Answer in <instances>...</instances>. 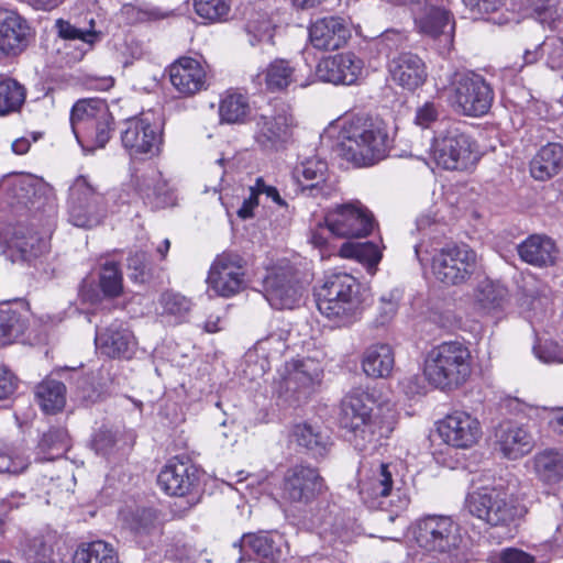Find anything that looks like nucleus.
<instances>
[{
	"label": "nucleus",
	"mask_w": 563,
	"mask_h": 563,
	"mask_svg": "<svg viewBox=\"0 0 563 563\" xmlns=\"http://www.w3.org/2000/svg\"><path fill=\"white\" fill-rule=\"evenodd\" d=\"M388 146L389 137L384 122L356 117L341 123L335 151L353 165L366 167L383 159Z\"/></svg>",
	"instance_id": "f257e3e1"
},
{
	"label": "nucleus",
	"mask_w": 563,
	"mask_h": 563,
	"mask_svg": "<svg viewBox=\"0 0 563 563\" xmlns=\"http://www.w3.org/2000/svg\"><path fill=\"white\" fill-rule=\"evenodd\" d=\"M317 307L322 316L338 327L355 322L362 313L361 285L346 273L329 275L318 289Z\"/></svg>",
	"instance_id": "f03ea898"
},
{
	"label": "nucleus",
	"mask_w": 563,
	"mask_h": 563,
	"mask_svg": "<svg viewBox=\"0 0 563 563\" xmlns=\"http://www.w3.org/2000/svg\"><path fill=\"white\" fill-rule=\"evenodd\" d=\"M471 354L460 342H444L433 347L424 360V378L437 388L452 389L471 375Z\"/></svg>",
	"instance_id": "7ed1b4c3"
},
{
	"label": "nucleus",
	"mask_w": 563,
	"mask_h": 563,
	"mask_svg": "<svg viewBox=\"0 0 563 563\" xmlns=\"http://www.w3.org/2000/svg\"><path fill=\"white\" fill-rule=\"evenodd\" d=\"M429 157L439 168L463 172L477 163L479 152L476 142L470 135L442 121L430 141Z\"/></svg>",
	"instance_id": "20e7f679"
},
{
	"label": "nucleus",
	"mask_w": 563,
	"mask_h": 563,
	"mask_svg": "<svg viewBox=\"0 0 563 563\" xmlns=\"http://www.w3.org/2000/svg\"><path fill=\"white\" fill-rule=\"evenodd\" d=\"M435 89L448 91L449 100L454 109L467 117L486 114L494 101V90L485 78L473 71H455L442 87Z\"/></svg>",
	"instance_id": "39448f33"
},
{
	"label": "nucleus",
	"mask_w": 563,
	"mask_h": 563,
	"mask_svg": "<svg viewBox=\"0 0 563 563\" xmlns=\"http://www.w3.org/2000/svg\"><path fill=\"white\" fill-rule=\"evenodd\" d=\"M70 124L85 151L104 147L111 136L112 115L100 99L77 101L70 113Z\"/></svg>",
	"instance_id": "423d86ee"
},
{
	"label": "nucleus",
	"mask_w": 563,
	"mask_h": 563,
	"mask_svg": "<svg viewBox=\"0 0 563 563\" xmlns=\"http://www.w3.org/2000/svg\"><path fill=\"white\" fill-rule=\"evenodd\" d=\"M468 512L492 527H508L527 512L526 507L501 488L481 489L465 500Z\"/></svg>",
	"instance_id": "0eeeda50"
},
{
	"label": "nucleus",
	"mask_w": 563,
	"mask_h": 563,
	"mask_svg": "<svg viewBox=\"0 0 563 563\" xmlns=\"http://www.w3.org/2000/svg\"><path fill=\"white\" fill-rule=\"evenodd\" d=\"M478 268L476 252L465 243L439 250L431 261V271L442 284L459 286L467 283Z\"/></svg>",
	"instance_id": "6e6552de"
},
{
	"label": "nucleus",
	"mask_w": 563,
	"mask_h": 563,
	"mask_svg": "<svg viewBox=\"0 0 563 563\" xmlns=\"http://www.w3.org/2000/svg\"><path fill=\"white\" fill-rule=\"evenodd\" d=\"M374 397L362 388L353 389L342 401L340 423L351 433L350 441L355 448L363 449L374 435L372 417Z\"/></svg>",
	"instance_id": "1a4fd4ad"
},
{
	"label": "nucleus",
	"mask_w": 563,
	"mask_h": 563,
	"mask_svg": "<svg viewBox=\"0 0 563 563\" xmlns=\"http://www.w3.org/2000/svg\"><path fill=\"white\" fill-rule=\"evenodd\" d=\"M424 553L442 555L444 561L466 560L460 526L450 516H424Z\"/></svg>",
	"instance_id": "9d476101"
},
{
	"label": "nucleus",
	"mask_w": 563,
	"mask_h": 563,
	"mask_svg": "<svg viewBox=\"0 0 563 563\" xmlns=\"http://www.w3.org/2000/svg\"><path fill=\"white\" fill-rule=\"evenodd\" d=\"M107 213L106 199L86 176L77 177L69 188L68 221L90 229L101 223Z\"/></svg>",
	"instance_id": "9b49d317"
},
{
	"label": "nucleus",
	"mask_w": 563,
	"mask_h": 563,
	"mask_svg": "<svg viewBox=\"0 0 563 563\" xmlns=\"http://www.w3.org/2000/svg\"><path fill=\"white\" fill-rule=\"evenodd\" d=\"M292 115L284 103H276L261 110L254 118V141L265 151L280 148L289 139Z\"/></svg>",
	"instance_id": "f8f14e48"
},
{
	"label": "nucleus",
	"mask_w": 563,
	"mask_h": 563,
	"mask_svg": "<svg viewBox=\"0 0 563 563\" xmlns=\"http://www.w3.org/2000/svg\"><path fill=\"white\" fill-rule=\"evenodd\" d=\"M123 146L131 155H157L163 144V128L152 112L130 118L121 131Z\"/></svg>",
	"instance_id": "ddd939ff"
},
{
	"label": "nucleus",
	"mask_w": 563,
	"mask_h": 563,
	"mask_svg": "<svg viewBox=\"0 0 563 563\" xmlns=\"http://www.w3.org/2000/svg\"><path fill=\"white\" fill-rule=\"evenodd\" d=\"M444 0H424V46L445 56L453 48L455 22Z\"/></svg>",
	"instance_id": "4468645a"
},
{
	"label": "nucleus",
	"mask_w": 563,
	"mask_h": 563,
	"mask_svg": "<svg viewBox=\"0 0 563 563\" xmlns=\"http://www.w3.org/2000/svg\"><path fill=\"white\" fill-rule=\"evenodd\" d=\"M322 368L311 358L292 360L285 364L282 373V388L287 399L295 404L306 401L320 384Z\"/></svg>",
	"instance_id": "2eb2a0df"
},
{
	"label": "nucleus",
	"mask_w": 563,
	"mask_h": 563,
	"mask_svg": "<svg viewBox=\"0 0 563 563\" xmlns=\"http://www.w3.org/2000/svg\"><path fill=\"white\" fill-rule=\"evenodd\" d=\"M332 235L338 238H364L374 228L373 214L361 202H349L335 207L325 216Z\"/></svg>",
	"instance_id": "dca6fc26"
},
{
	"label": "nucleus",
	"mask_w": 563,
	"mask_h": 563,
	"mask_svg": "<svg viewBox=\"0 0 563 563\" xmlns=\"http://www.w3.org/2000/svg\"><path fill=\"white\" fill-rule=\"evenodd\" d=\"M264 296L274 309H294L299 303L302 287L289 264L268 271L264 278Z\"/></svg>",
	"instance_id": "f3484780"
},
{
	"label": "nucleus",
	"mask_w": 563,
	"mask_h": 563,
	"mask_svg": "<svg viewBox=\"0 0 563 563\" xmlns=\"http://www.w3.org/2000/svg\"><path fill=\"white\" fill-rule=\"evenodd\" d=\"M441 439L456 449H468L482 437L481 422L463 410H454L437 422Z\"/></svg>",
	"instance_id": "a211bd4d"
},
{
	"label": "nucleus",
	"mask_w": 563,
	"mask_h": 563,
	"mask_svg": "<svg viewBox=\"0 0 563 563\" xmlns=\"http://www.w3.org/2000/svg\"><path fill=\"white\" fill-rule=\"evenodd\" d=\"M207 283L218 296L231 297L244 285L242 258L236 254L223 253L213 261Z\"/></svg>",
	"instance_id": "6ab92c4d"
},
{
	"label": "nucleus",
	"mask_w": 563,
	"mask_h": 563,
	"mask_svg": "<svg viewBox=\"0 0 563 563\" xmlns=\"http://www.w3.org/2000/svg\"><path fill=\"white\" fill-rule=\"evenodd\" d=\"M284 540L278 533L260 532L246 533L240 541L234 542L231 552L238 555L235 563H241L247 554L258 563H278L283 556Z\"/></svg>",
	"instance_id": "aec40b11"
},
{
	"label": "nucleus",
	"mask_w": 563,
	"mask_h": 563,
	"mask_svg": "<svg viewBox=\"0 0 563 563\" xmlns=\"http://www.w3.org/2000/svg\"><path fill=\"white\" fill-rule=\"evenodd\" d=\"M55 29L60 38L80 43L74 56L75 60H80L103 37L99 21L92 13L75 21L58 19L55 22Z\"/></svg>",
	"instance_id": "412c9836"
},
{
	"label": "nucleus",
	"mask_w": 563,
	"mask_h": 563,
	"mask_svg": "<svg viewBox=\"0 0 563 563\" xmlns=\"http://www.w3.org/2000/svg\"><path fill=\"white\" fill-rule=\"evenodd\" d=\"M294 176L308 197L328 199L338 191L334 181L328 178L327 162L320 157L313 156L302 161L295 168Z\"/></svg>",
	"instance_id": "4be33fe9"
},
{
	"label": "nucleus",
	"mask_w": 563,
	"mask_h": 563,
	"mask_svg": "<svg viewBox=\"0 0 563 563\" xmlns=\"http://www.w3.org/2000/svg\"><path fill=\"white\" fill-rule=\"evenodd\" d=\"M363 60L352 52L335 54L321 59L316 69L320 80L334 85H353L362 76Z\"/></svg>",
	"instance_id": "5701e85b"
},
{
	"label": "nucleus",
	"mask_w": 563,
	"mask_h": 563,
	"mask_svg": "<svg viewBox=\"0 0 563 563\" xmlns=\"http://www.w3.org/2000/svg\"><path fill=\"white\" fill-rule=\"evenodd\" d=\"M32 38L29 21L15 10L0 8V54L18 55Z\"/></svg>",
	"instance_id": "b1692460"
},
{
	"label": "nucleus",
	"mask_w": 563,
	"mask_h": 563,
	"mask_svg": "<svg viewBox=\"0 0 563 563\" xmlns=\"http://www.w3.org/2000/svg\"><path fill=\"white\" fill-rule=\"evenodd\" d=\"M323 488V479L311 466L296 465L284 477L283 494L291 503L311 501Z\"/></svg>",
	"instance_id": "393cba45"
},
{
	"label": "nucleus",
	"mask_w": 563,
	"mask_h": 563,
	"mask_svg": "<svg viewBox=\"0 0 563 563\" xmlns=\"http://www.w3.org/2000/svg\"><path fill=\"white\" fill-rule=\"evenodd\" d=\"M157 483L166 494L181 497L196 488L198 475L194 465L173 459L159 472Z\"/></svg>",
	"instance_id": "a878e982"
},
{
	"label": "nucleus",
	"mask_w": 563,
	"mask_h": 563,
	"mask_svg": "<svg viewBox=\"0 0 563 563\" xmlns=\"http://www.w3.org/2000/svg\"><path fill=\"white\" fill-rule=\"evenodd\" d=\"M495 444L506 457L516 460L532 450L533 438L525 426L507 420L497 426Z\"/></svg>",
	"instance_id": "bb28decb"
},
{
	"label": "nucleus",
	"mask_w": 563,
	"mask_h": 563,
	"mask_svg": "<svg viewBox=\"0 0 563 563\" xmlns=\"http://www.w3.org/2000/svg\"><path fill=\"white\" fill-rule=\"evenodd\" d=\"M169 79L179 95L189 97L206 88V70L191 57H180L169 68Z\"/></svg>",
	"instance_id": "cd10ccee"
},
{
	"label": "nucleus",
	"mask_w": 563,
	"mask_h": 563,
	"mask_svg": "<svg viewBox=\"0 0 563 563\" xmlns=\"http://www.w3.org/2000/svg\"><path fill=\"white\" fill-rule=\"evenodd\" d=\"M345 21L339 16L317 20L309 29L311 45L321 51H334L342 47L350 38Z\"/></svg>",
	"instance_id": "c85d7f7f"
},
{
	"label": "nucleus",
	"mask_w": 563,
	"mask_h": 563,
	"mask_svg": "<svg viewBox=\"0 0 563 563\" xmlns=\"http://www.w3.org/2000/svg\"><path fill=\"white\" fill-rule=\"evenodd\" d=\"M396 474L397 467L391 463H382L375 470H372L371 476L360 481L362 500L368 507H379L383 504L379 499L391 494Z\"/></svg>",
	"instance_id": "c756f323"
},
{
	"label": "nucleus",
	"mask_w": 563,
	"mask_h": 563,
	"mask_svg": "<svg viewBox=\"0 0 563 563\" xmlns=\"http://www.w3.org/2000/svg\"><path fill=\"white\" fill-rule=\"evenodd\" d=\"M96 344L102 354L112 358H131L136 350L132 331L119 322H113L104 331L97 333Z\"/></svg>",
	"instance_id": "7c9ffc66"
},
{
	"label": "nucleus",
	"mask_w": 563,
	"mask_h": 563,
	"mask_svg": "<svg viewBox=\"0 0 563 563\" xmlns=\"http://www.w3.org/2000/svg\"><path fill=\"white\" fill-rule=\"evenodd\" d=\"M391 79L402 88L413 91L422 82V59L411 52L400 53L388 65Z\"/></svg>",
	"instance_id": "2f4dec72"
},
{
	"label": "nucleus",
	"mask_w": 563,
	"mask_h": 563,
	"mask_svg": "<svg viewBox=\"0 0 563 563\" xmlns=\"http://www.w3.org/2000/svg\"><path fill=\"white\" fill-rule=\"evenodd\" d=\"M8 246L12 252H16L21 260L31 261L47 251L48 241L32 228L19 224L13 229Z\"/></svg>",
	"instance_id": "473e14b6"
},
{
	"label": "nucleus",
	"mask_w": 563,
	"mask_h": 563,
	"mask_svg": "<svg viewBox=\"0 0 563 563\" xmlns=\"http://www.w3.org/2000/svg\"><path fill=\"white\" fill-rule=\"evenodd\" d=\"M517 250L523 262L537 267L553 265L558 255L555 243L550 238L539 234L527 238Z\"/></svg>",
	"instance_id": "72a5a7b5"
},
{
	"label": "nucleus",
	"mask_w": 563,
	"mask_h": 563,
	"mask_svg": "<svg viewBox=\"0 0 563 563\" xmlns=\"http://www.w3.org/2000/svg\"><path fill=\"white\" fill-rule=\"evenodd\" d=\"M509 303L508 289L492 280L481 282L474 291L475 308L485 314H498Z\"/></svg>",
	"instance_id": "f704fd0d"
},
{
	"label": "nucleus",
	"mask_w": 563,
	"mask_h": 563,
	"mask_svg": "<svg viewBox=\"0 0 563 563\" xmlns=\"http://www.w3.org/2000/svg\"><path fill=\"white\" fill-rule=\"evenodd\" d=\"M563 167V146L548 143L542 146L530 163L531 176L537 180H548Z\"/></svg>",
	"instance_id": "c9c22d12"
},
{
	"label": "nucleus",
	"mask_w": 563,
	"mask_h": 563,
	"mask_svg": "<svg viewBox=\"0 0 563 563\" xmlns=\"http://www.w3.org/2000/svg\"><path fill=\"white\" fill-rule=\"evenodd\" d=\"M395 365V355L388 344L369 346L363 356L362 367L365 374L374 378L388 377Z\"/></svg>",
	"instance_id": "e433bc0d"
},
{
	"label": "nucleus",
	"mask_w": 563,
	"mask_h": 563,
	"mask_svg": "<svg viewBox=\"0 0 563 563\" xmlns=\"http://www.w3.org/2000/svg\"><path fill=\"white\" fill-rule=\"evenodd\" d=\"M537 477L545 484H556L563 479V453L547 449L533 456Z\"/></svg>",
	"instance_id": "4c0bfd02"
},
{
	"label": "nucleus",
	"mask_w": 563,
	"mask_h": 563,
	"mask_svg": "<svg viewBox=\"0 0 563 563\" xmlns=\"http://www.w3.org/2000/svg\"><path fill=\"white\" fill-rule=\"evenodd\" d=\"M295 68L283 58L273 60L266 69L258 73L255 80L258 85L265 84L271 91L283 90L295 80Z\"/></svg>",
	"instance_id": "58836bf2"
},
{
	"label": "nucleus",
	"mask_w": 563,
	"mask_h": 563,
	"mask_svg": "<svg viewBox=\"0 0 563 563\" xmlns=\"http://www.w3.org/2000/svg\"><path fill=\"white\" fill-rule=\"evenodd\" d=\"M295 441L316 456H323L331 445L330 437L318 426L307 422L298 423L292 429Z\"/></svg>",
	"instance_id": "ea45409f"
},
{
	"label": "nucleus",
	"mask_w": 563,
	"mask_h": 563,
	"mask_svg": "<svg viewBox=\"0 0 563 563\" xmlns=\"http://www.w3.org/2000/svg\"><path fill=\"white\" fill-rule=\"evenodd\" d=\"M35 397L44 412L56 413L66 404V387L59 380L46 378L36 386Z\"/></svg>",
	"instance_id": "a19ab883"
},
{
	"label": "nucleus",
	"mask_w": 563,
	"mask_h": 563,
	"mask_svg": "<svg viewBox=\"0 0 563 563\" xmlns=\"http://www.w3.org/2000/svg\"><path fill=\"white\" fill-rule=\"evenodd\" d=\"M74 563H119V555L111 543L97 540L79 545Z\"/></svg>",
	"instance_id": "79ce46f5"
},
{
	"label": "nucleus",
	"mask_w": 563,
	"mask_h": 563,
	"mask_svg": "<svg viewBox=\"0 0 563 563\" xmlns=\"http://www.w3.org/2000/svg\"><path fill=\"white\" fill-rule=\"evenodd\" d=\"M159 316L168 323H183L191 310V301L187 297L173 291L163 292L158 300Z\"/></svg>",
	"instance_id": "37998d69"
},
{
	"label": "nucleus",
	"mask_w": 563,
	"mask_h": 563,
	"mask_svg": "<svg viewBox=\"0 0 563 563\" xmlns=\"http://www.w3.org/2000/svg\"><path fill=\"white\" fill-rule=\"evenodd\" d=\"M26 97L25 88L15 79L0 76V117L18 112Z\"/></svg>",
	"instance_id": "c03bdc74"
},
{
	"label": "nucleus",
	"mask_w": 563,
	"mask_h": 563,
	"mask_svg": "<svg viewBox=\"0 0 563 563\" xmlns=\"http://www.w3.org/2000/svg\"><path fill=\"white\" fill-rule=\"evenodd\" d=\"M25 329L26 320L20 311L9 305L0 308V346L12 343Z\"/></svg>",
	"instance_id": "a18cd8bd"
},
{
	"label": "nucleus",
	"mask_w": 563,
	"mask_h": 563,
	"mask_svg": "<svg viewBox=\"0 0 563 563\" xmlns=\"http://www.w3.org/2000/svg\"><path fill=\"white\" fill-rule=\"evenodd\" d=\"M250 113V103L247 97L229 92L220 101L219 114L222 122L241 123Z\"/></svg>",
	"instance_id": "49530a36"
},
{
	"label": "nucleus",
	"mask_w": 563,
	"mask_h": 563,
	"mask_svg": "<svg viewBox=\"0 0 563 563\" xmlns=\"http://www.w3.org/2000/svg\"><path fill=\"white\" fill-rule=\"evenodd\" d=\"M340 256L352 258L355 257L361 262H364L367 266V271L371 274H375L376 267L382 260V251L377 245L373 243H343L340 249Z\"/></svg>",
	"instance_id": "de8ad7c7"
},
{
	"label": "nucleus",
	"mask_w": 563,
	"mask_h": 563,
	"mask_svg": "<svg viewBox=\"0 0 563 563\" xmlns=\"http://www.w3.org/2000/svg\"><path fill=\"white\" fill-rule=\"evenodd\" d=\"M51 537L35 536L25 539L22 544V555L27 563H52L53 547Z\"/></svg>",
	"instance_id": "09e8293b"
},
{
	"label": "nucleus",
	"mask_w": 563,
	"mask_h": 563,
	"mask_svg": "<svg viewBox=\"0 0 563 563\" xmlns=\"http://www.w3.org/2000/svg\"><path fill=\"white\" fill-rule=\"evenodd\" d=\"M251 45L256 43H272L274 25L266 13L256 12L252 14L245 26Z\"/></svg>",
	"instance_id": "8fccbe9b"
},
{
	"label": "nucleus",
	"mask_w": 563,
	"mask_h": 563,
	"mask_svg": "<svg viewBox=\"0 0 563 563\" xmlns=\"http://www.w3.org/2000/svg\"><path fill=\"white\" fill-rule=\"evenodd\" d=\"M121 15L128 23L134 24L139 22L162 20L167 18L168 13L162 11L159 8L147 4L126 3L121 8Z\"/></svg>",
	"instance_id": "3c124183"
},
{
	"label": "nucleus",
	"mask_w": 563,
	"mask_h": 563,
	"mask_svg": "<svg viewBox=\"0 0 563 563\" xmlns=\"http://www.w3.org/2000/svg\"><path fill=\"white\" fill-rule=\"evenodd\" d=\"M29 459L11 445L0 446V474H19L27 468Z\"/></svg>",
	"instance_id": "603ef678"
},
{
	"label": "nucleus",
	"mask_w": 563,
	"mask_h": 563,
	"mask_svg": "<svg viewBox=\"0 0 563 563\" xmlns=\"http://www.w3.org/2000/svg\"><path fill=\"white\" fill-rule=\"evenodd\" d=\"M38 448L49 453L48 460L60 455L68 448V433L63 428H53L44 433L38 442Z\"/></svg>",
	"instance_id": "864d4df0"
},
{
	"label": "nucleus",
	"mask_w": 563,
	"mask_h": 563,
	"mask_svg": "<svg viewBox=\"0 0 563 563\" xmlns=\"http://www.w3.org/2000/svg\"><path fill=\"white\" fill-rule=\"evenodd\" d=\"M196 13L210 22L224 20L230 12L229 0H194Z\"/></svg>",
	"instance_id": "5fc2aeb1"
},
{
	"label": "nucleus",
	"mask_w": 563,
	"mask_h": 563,
	"mask_svg": "<svg viewBox=\"0 0 563 563\" xmlns=\"http://www.w3.org/2000/svg\"><path fill=\"white\" fill-rule=\"evenodd\" d=\"M400 299L401 292L397 288L391 289L379 297L375 319L377 324L385 325L394 319L398 311Z\"/></svg>",
	"instance_id": "6e6d98bb"
},
{
	"label": "nucleus",
	"mask_w": 563,
	"mask_h": 563,
	"mask_svg": "<svg viewBox=\"0 0 563 563\" xmlns=\"http://www.w3.org/2000/svg\"><path fill=\"white\" fill-rule=\"evenodd\" d=\"M100 287L108 297H117L122 291V275L114 262H107L100 273Z\"/></svg>",
	"instance_id": "4d7b16f0"
},
{
	"label": "nucleus",
	"mask_w": 563,
	"mask_h": 563,
	"mask_svg": "<svg viewBox=\"0 0 563 563\" xmlns=\"http://www.w3.org/2000/svg\"><path fill=\"white\" fill-rule=\"evenodd\" d=\"M125 521L135 533H148L156 527L157 515L151 508H137L125 518Z\"/></svg>",
	"instance_id": "13d9d810"
},
{
	"label": "nucleus",
	"mask_w": 563,
	"mask_h": 563,
	"mask_svg": "<svg viewBox=\"0 0 563 563\" xmlns=\"http://www.w3.org/2000/svg\"><path fill=\"white\" fill-rule=\"evenodd\" d=\"M463 2L475 19H486L498 24L503 23L500 19L490 16V14L496 13L504 5L503 0H463Z\"/></svg>",
	"instance_id": "bf43d9fd"
},
{
	"label": "nucleus",
	"mask_w": 563,
	"mask_h": 563,
	"mask_svg": "<svg viewBox=\"0 0 563 563\" xmlns=\"http://www.w3.org/2000/svg\"><path fill=\"white\" fill-rule=\"evenodd\" d=\"M310 529L327 532L334 525V512L329 504H318L306 517Z\"/></svg>",
	"instance_id": "052dcab7"
},
{
	"label": "nucleus",
	"mask_w": 563,
	"mask_h": 563,
	"mask_svg": "<svg viewBox=\"0 0 563 563\" xmlns=\"http://www.w3.org/2000/svg\"><path fill=\"white\" fill-rule=\"evenodd\" d=\"M533 18L543 26L555 27L559 18L555 0H533L531 4Z\"/></svg>",
	"instance_id": "680f3d73"
},
{
	"label": "nucleus",
	"mask_w": 563,
	"mask_h": 563,
	"mask_svg": "<svg viewBox=\"0 0 563 563\" xmlns=\"http://www.w3.org/2000/svg\"><path fill=\"white\" fill-rule=\"evenodd\" d=\"M130 277L137 283H144L151 274L148 255L143 251H136L128 258Z\"/></svg>",
	"instance_id": "e2e57ef3"
},
{
	"label": "nucleus",
	"mask_w": 563,
	"mask_h": 563,
	"mask_svg": "<svg viewBox=\"0 0 563 563\" xmlns=\"http://www.w3.org/2000/svg\"><path fill=\"white\" fill-rule=\"evenodd\" d=\"M117 433L108 429L98 430L92 438V448L100 455H109L117 446Z\"/></svg>",
	"instance_id": "0e129e2a"
},
{
	"label": "nucleus",
	"mask_w": 563,
	"mask_h": 563,
	"mask_svg": "<svg viewBox=\"0 0 563 563\" xmlns=\"http://www.w3.org/2000/svg\"><path fill=\"white\" fill-rule=\"evenodd\" d=\"M534 353L544 363L563 362V347L553 341L534 346Z\"/></svg>",
	"instance_id": "69168bd1"
},
{
	"label": "nucleus",
	"mask_w": 563,
	"mask_h": 563,
	"mask_svg": "<svg viewBox=\"0 0 563 563\" xmlns=\"http://www.w3.org/2000/svg\"><path fill=\"white\" fill-rule=\"evenodd\" d=\"M330 234H332V232L325 221L324 223H318L317 227L310 231L309 242L320 250L321 258L329 255L328 238Z\"/></svg>",
	"instance_id": "338daca9"
},
{
	"label": "nucleus",
	"mask_w": 563,
	"mask_h": 563,
	"mask_svg": "<svg viewBox=\"0 0 563 563\" xmlns=\"http://www.w3.org/2000/svg\"><path fill=\"white\" fill-rule=\"evenodd\" d=\"M286 333L282 332L279 334L272 333L265 339L261 340L256 344V351L265 353L271 346L274 345V353L282 354L286 350Z\"/></svg>",
	"instance_id": "774afa93"
}]
</instances>
